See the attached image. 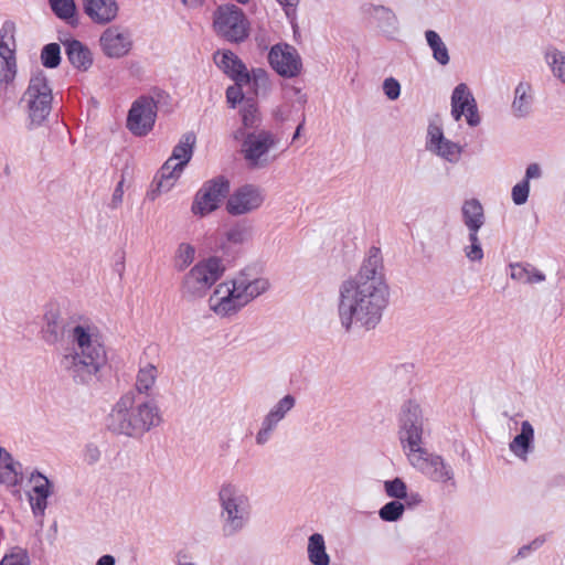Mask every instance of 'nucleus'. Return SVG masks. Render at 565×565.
<instances>
[{
    "mask_svg": "<svg viewBox=\"0 0 565 565\" xmlns=\"http://www.w3.org/2000/svg\"><path fill=\"white\" fill-rule=\"evenodd\" d=\"M303 125H305V117L302 118L301 122L297 126L296 131L292 136V140H296L300 136Z\"/></svg>",
    "mask_w": 565,
    "mask_h": 565,
    "instance_id": "64",
    "label": "nucleus"
},
{
    "mask_svg": "<svg viewBox=\"0 0 565 565\" xmlns=\"http://www.w3.org/2000/svg\"><path fill=\"white\" fill-rule=\"evenodd\" d=\"M534 95L529 82H520L514 89V98L511 110L514 117L525 118L532 111Z\"/></svg>",
    "mask_w": 565,
    "mask_h": 565,
    "instance_id": "25",
    "label": "nucleus"
},
{
    "mask_svg": "<svg viewBox=\"0 0 565 565\" xmlns=\"http://www.w3.org/2000/svg\"><path fill=\"white\" fill-rule=\"evenodd\" d=\"M510 451L525 461L534 449V428L529 420L521 424V431L509 444Z\"/></svg>",
    "mask_w": 565,
    "mask_h": 565,
    "instance_id": "24",
    "label": "nucleus"
},
{
    "mask_svg": "<svg viewBox=\"0 0 565 565\" xmlns=\"http://www.w3.org/2000/svg\"><path fill=\"white\" fill-rule=\"evenodd\" d=\"M408 507H416L423 502L422 495L417 492L407 493L406 497L403 498Z\"/></svg>",
    "mask_w": 565,
    "mask_h": 565,
    "instance_id": "58",
    "label": "nucleus"
},
{
    "mask_svg": "<svg viewBox=\"0 0 565 565\" xmlns=\"http://www.w3.org/2000/svg\"><path fill=\"white\" fill-rule=\"evenodd\" d=\"M216 65L238 85L249 84V72L244 62L232 51H217L214 54Z\"/></svg>",
    "mask_w": 565,
    "mask_h": 565,
    "instance_id": "19",
    "label": "nucleus"
},
{
    "mask_svg": "<svg viewBox=\"0 0 565 565\" xmlns=\"http://www.w3.org/2000/svg\"><path fill=\"white\" fill-rule=\"evenodd\" d=\"M243 86L234 83V85L228 86L226 89V100L232 108H235L237 104L245 102Z\"/></svg>",
    "mask_w": 565,
    "mask_h": 565,
    "instance_id": "46",
    "label": "nucleus"
},
{
    "mask_svg": "<svg viewBox=\"0 0 565 565\" xmlns=\"http://www.w3.org/2000/svg\"><path fill=\"white\" fill-rule=\"evenodd\" d=\"M296 406V397L287 394L281 397L267 414L274 417L279 423L285 419L287 414Z\"/></svg>",
    "mask_w": 565,
    "mask_h": 565,
    "instance_id": "37",
    "label": "nucleus"
},
{
    "mask_svg": "<svg viewBox=\"0 0 565 565\" xmlns=\"http://www.w3.org/2000/svg\"><path fill=\"white\" fill-rule=\"evenodd\" d=\"M253 226L247 221L233 224L225 233L226 239L232 244H244L252 238Z\"/></svg>",
    "mask_w": 565,
    "mask_h": 565,
    "instance_id": "31",
    "label": "nucleus"
},
{
    "mask_svg": "<svg viewBox=\"0 0 565 565\" xmlns=\"http://www.w3.org/2000/svg\"><path fill=\"white\" fill-rule=\"evenodd\" d=\"M414 373L413 364H401L396 366L394 374L395 377H403L407 383H411Z\"/></svg>",
    "mask_w": 565,
    "mask_h": 565,
    "instance_id": "53",
    "label": "nucleus"
},
{
    "mask_svg": "<svg viewBox=\"0 0 565 565\" xmlns=\"http://www.w3.org/2000/svg\"><path fill=\"white\" fill-rule=\"evenodd\" d=\"M408 460L414 468L419 470L429 480L440 484L457 487L455 471L449 462L440 455L429 452L418 447L407 454Z\"/></svg>",
    "mask_w": 565,
    "mask_h": 565,
    "instance_id": "10",
    "label": "nucleus"
},
{
    "mask_svg": "<svg viewBox=\"0 0 565 565\" xmlns=\"http://www.w3.org/2000/svg\"><path fill=\"white\" fill-rule=\"evenodd\" d=\"M425 39L433 52L434 60L443 66L447 65L450 61L449 51L440 35L434 30H427Z\"/></svg>",
    "mask_w": 565,
    "mask_h": 565,
    "instance_id": "30",
    "label": "nucleus"
},
{
    "mask_svg": "<svg viewBox=\"0 0 565 565\" xmlns=\"http://www.w3.org/2000/svg\"><path fill=\"white\" fill-rule=\"evenodd\" d=\"M157 376V367L153 364L148 363L146 366L140 367L135 384L136 391L139 394H147L156 383Z\"/></svg>",
    "mask_w": 565,
    "mask_h": 565,
    "instance_id": "32",
    "label": "nucleus"
},
{
    "mask_svg": "<svg viewBox=\"0 0 565 565\" xmlns=\"http://www.w3.org/2000/svg\"><path fill=\"white\" fill-rule=\"evenodd\" d=\"M230 193V181L218 175L203 183L196 192L191 211L194 215L205 216L220 207Z\"/></svg>",
    "mask_w": 565,
    "mask_h": 565,
    "instance_id": "12",
    "label": "nucleus"
},
{
    "mask_svg": "<svg viewBox=\"0 0 565 565\" xmlns=\"http://www.w3.org/2000/svg\"><path fill=\"white\" fill-rule=\"evenodd\" d=\"M241 116L242 127L233 134L235 140H241L243 136L248 135L249 131L260 130L262 115L253 98H246L241 109Z\"/></svg>",
    "mask_w": 565,
    "mask_h": 565,
    "instance_id": "23",
    "label": "nucleus"
},
{
    "mask_svg": "<svg viewBox=\"0 0 565 565\" xmlns=\"http://www.w3.org/2000/svg\"><path fill=\"white\" fill-rule=\"evenodd\" d=\"M284 8H294L298 4L299 0H276Z\"/></svg>",
    "mask_w": 565,
    "mask_h": 565,
    "instance_id": "62",
    "label": "nucleus"
},
{
    "mask_svg": "<svg viewBox=\"0 0 565 565\" xmlns=\"http://www.w3.org/2000/svg\"><path fill=\"white\" fill-rule=\"evenodd\" d=\"M213 31L224 41L238 44L249 36V21L237 6L223 4L213 13Z\"/></svg>",
    "mask_w": 565,
    "mask_h": 565,
    "instance_id": "7",
    "label": "nucleus"
},
{
    "mask_svg": "<svg viewBox=\"0 0 565 565\" xmlns=\"http://www.w3.org/2000/svg\"><path fill=\"white\" fill-rule=\"evenodd\" d=\"M253 92L258 95L260 92H266L269 87V79H255L249 84Z\"/></svg>",
    "mask_w": 565,
    "mask_h": 565,
    "instance_id": "56",
    "label": "nucleus"
},
{
    "mask_svg": "<svg viewBox=\"0 0 565 565\" xmlns=\"http://www.w3.org/2000/svg\"><path fill=\"white\" fill-rule=\"evenodd\" d=\"M385 492L388 497L401 500L407 495L406 483L401 478L384 482Z\"/></svg>",
    "mask_w": 565,
    "mask_h": 565,
    "instance_id": "43",
    "label": "nucleus"
},
{
    "mask_svg": "<svg viewBox=\"0 0 565 565\" xmlns=\"http://www.w3.org/2000/svg\"><path fill=\"white\" fill-rule=\"evenodd\" d=\"M511 278L522 284L534 285L545 280V275L530 263L510 264Z\"/></svg>",
    "mask_w": 565,
    "mask_h": 565,
    "instance_id": "26",
    "label": "nucleus"
},
{
    "mask_svg": "<svg viewBox=\"0 0 565 565\" xmlns=\"http://www.w3.org/2000/svg\"><path fill=\"white\" fill-rule=\"evenodd\" d=\"M530 193V183L527 181H521L512 188V200L514 204L522 205L527 201Z\"/></svg>",
    "mask_w": 565,
    "mask_h": 565,
    "instance_id": "45",
    "label": "nucleus"
},
{
    "mask_svg": "<svg viewBox=\"0 0 565 565\" xmlns=\"http://www.w3.org/2000/svg\"><path fill=\"white\" fill-rule=\"evenodd\" d=\"M268 74L263 68H253L249 73V84L255 79H267Z\"/></svg>",
    "mask_w": 565,
    "mask_h": 565,
    "instance_id": "60",
    "label": "nucleus"
},
{
    "mask_svg": "<svg viewBox=\"0 0 565 565\" xmlns=\"http://www.w3.org/2000/svg\"><path fill=\"white\" fill-rule=\"evenodd\" d=\"M221 532L226 539L239 534L249 523L250 503L235 486L225 484L220 489Z\"/></svg>",
    "mask_w": 565,
    "mask_h": 565,
    "instance_id": "5",
    "label": "nucleus"
},
{
    "mask_svg": "<svg viewBox=\"0 0 565 565\" xmlns=\"http://www.w3.org/2000/svg\"><path fill=\"white\" fill-rule=\"evenodd\" d=\"M195 135L184 134L173 148L171 157L164 162L160 170V180L157 184L158 192L169 191L177 178L183 171L184 167L191 160L193 147L195 145Z\"/></svg>",
    "mask_w": 565,
    "mask_h": 565,
    "instance_id": "11",
    "label": "nucleus"
},
{
    "mask_svg": "<svg viewBox=\"0 0 565 565\" xmlns=\"http://www.w3.org/2000/svg\"><path fill=\"white\" fill-rule=\"evenodd\" d=\"M65 54L71 65L79 72H87L94 62L90 49L75 39L62 41Z\"/></svg>",
    "mask_w": 565,
    "mask_h": 565,
    "instance_id": "22",
    "label": "nucleus"
},
{
    "mask_svg": "<svg viewBox=\"0 0 565 565\" xmlns=\"http://www.w3.org/2000/svg\"><path fill=\"white\" fill-rule=\"evenodd\" d=\"M404 510L405 505L402 502L398 500H393L380 509L379 515L383 521L396 522L402 518Z\"/></svg>",
    "mask_w": 565,
    "mask_h": 565,
    "instance_id": "38",
    "label": "nucleus"
},
{
    "mask_svg": "<svg viewBox=\"0 0 565 565\" xmlns=\"http://www.w3.org/2000/svg\"><path fill=\"white\" fill-rule=\"evenodd\" d=\"M15 23L11 20H7L3 22L0 29V40L1 41H11V44L15 46Z\"/></svg>",
    "mask_w": 565,
    "mask_h": 565,
    "instance_id": "49",
    "label": "nucleus"
},
{
    "mask_svg": "<svg viewBox=\"0 0 565 565\" xmlns=\"http://www.w3.org/2000/svg\"><path fill=\"white\" fill-rule=\"evenodd\" d=\"M17 75V61L1 62L0 67V85H9L13 83Z\"/></svg>",
    "mask_w": 565,
    "mask_h": 565,
    "instance_id": "44",
    "label": "nucleus"
},
{
    "mask_svg": "<svg viewBox=\"0 0 565 565\" xmlns=\"http://www.w3.org/2000/svg\"><path fill=\"white\" fill-rule=\"evenodd\" d=\"M423 431L420 406L409 399L403 405L401 413L399 440L403 448H408V450L412 451L420 447Z\"/></svg>",
    "mask_w": 565,
    "mask_h": 565,
    "instance_id": "13",
    "label": "nucleus"
},
{
    "mask_svg": "<svg viewBox=\"0 0 565 565\" xmlns=\"http://www.w3.org/2000/svg\"><path fill=\"white\" fill-rule=\"evenodd\" d=\"M31 125L40 126L52 110L53 94L46 74L39 70L32 74L24 93Z\"/></svg>",
    "mask_w": 565,
    "mask_h": 565,
    "instance_id": "8",
    "label": "nucleus"
},
{
    "mask_svg": "<svg viewBox=\"0 0 565 565\" xmlns=\"http://www.w3.org/2000/svg\"><path fill=\"white\" fill-rule=\"evenodd\" d=\"M390 300L381 249L372 246L358 274L343 280L338 290L337 310L341 327L373 330L381 322Z\"/></svg>",
    "mask_w": 565,
    "mask_h": 565,
    "instance_id": "1",
    "label": "nucleus"
},
{
    "mask_svg": "<svg viewBox=\"0 0 565 565\" xmlns=\"http://www.w3.org/2000/svg\"><path fill=\"white\" fill-rule=\"evenodd\" d=\"M40 58L44 67L56 68L62 61L60 44L55 42L45 44L41 50Z\"/></svg>",
    "mask_w": 565,
    "mask_h": 565,
    "instance_id": "34",
    "label": "nucleus"
},
{
    "mask_svg": "<svg viewBox=\"0 0 565 565\" xmlns=\"http://www.w3.org/2000/svg\"><path fill=\"white\" fill-rule=\"evenodd\" d=\"M161 422V413L154 399H137L134 392H127L113 406L107 417V427L115 434L140 438Z\"/></svg>",
    "mask_w": 565,
    "mask_h": 565,
    "instance_id": "3",
    "label": "nucleus"
},
{
    "mask_svg": "<svg viewBox=\"0 0 565 565\" xmlns=\"http://www.w3.org/2000/svg\"><path fill=\"white\" fill-rule=\"evenodd\" d=\"M426 149L449 163H458L463 147L445 137L443 129L430 124L427 129Z\"/></svg>",
    "mask_w": 565,
    "mask_h": 565,
    "instance_id": "18",
    "label": "nucleus"
},
{
    "mask_svg": "<svg viewBox=\"0 0 565 565\" xmlns=\"http://www.w3.org/2000/svg\"><path fill=\"white\" fill-rule=\"evenodd\" d=\"M49 3L57 18L65 20L68 23H73L72 20L76 13V4L74 0H49Z\"/></svg>",
    "mask_w": 565,
    "mask_h": 565,
    "instance_id": "35",
    "label": "nucleus"
},
{
    "mask_svg": "<svg viewBox=\"0 0 565 565\" xmlns=\"http://www.w3.org/2000/svg\"><path fill=\"white\" fill-rule=\"evenodd\" d=\"M21 465L12 460V470L6 469V472L0 475V482H7L10 486H17L21 480V472L18 471Z\"/></svg>",
    "mask_w": 565,
    "mask_h": 565,
    "instance_id": "47",
    "label": "nucleus"
},
{
    "mask_svg": "<svg viewBox=\"0 0 565 565\" xmlns=\"http://www.w3.org/2000/svg\"><path fill=\"white\" fill-rule=\"evenodd\" d=\"M122 184H124V180L118 182L117 186L114 190V193L111 196V207L113 209H116L122 202V195H124Z\"/></svg>",
    "mask_w": 565,
    "mask_h": 565,
    "instance_id": "55",
    "label": "nucleus"
},
{
    "mask_svg": "<svg viewBox=\"0 0 565 565\" xmlns=\"http://www.w3.org/2000/svg\"><path fill=\"white\" fill-rule=\"evenodd\" d=\"M224 271L225 267L218 257L200 260L183 277L182 297L190 300L202 298Z\"/></svg>",
    "mask_w": 565,
    "mask_h": 565,
    "instance_id": "6",
    "label": "nucleus"
},
{
    "mask_svg": "<svg viewBox=\"0 0 565 565\" xmlns=\"http://www.w3.org/2000/svg\"><path fill=\"white\" fill-rule=\"evenodd\" d=\"M263 191L253 184H245L236 189L227 199L226 211L237 216L257 210L264 202Z\"/></svg>",
    "mask_w": 565,
    "mask_h": 565,
    "instance_id": "17",
    "label": "nucleus"
},
{
    "mask_svg": "<svg viewBox=\"0 0 565 565\" xmlns=\"http://www.w3.org/2000/svg\"><path fill=\"white\" fill-rule=\"evenodd\" d=\"M475 102L476 99L473 95L465 83H460L454 88L451 94V104L469 107Z\"/></svg>",
    "mask_w": 565,
    "mask_h": 565,
    "instance_id": "41",
    "label": "nucleus"
},
{
    "mask_svg": "<svg viewBox=\"0 0 565 565\" xmlns=\"http://www.w3.org/2000/svg\"><path fill=\"white\" fill-rule=\"evenodd\" d=\"M279 422L266 414L260 423V427L255 436V441L258 446L266 445L273 437L277 429Z\"/></svg>",
    "mask_w": 565,
    "mask_h": 565,
    "instance_id": "36",
    "label": "nucleus"
},
{
    "mask_svg": "<svg viewBox=\"0 0 565 565\" xmlns=\"http://www.w3.org/2000/svg\"><path fill=\"white\" fill-rule=\"evenodd\" d=\"M194 256L195 248L192 245L188 243L180 244L175 255V268L179 271L184 270L193 263Z\"/></svg>",
    "mask_w": 565,
    "mask_h": 565,
    "instance_id": "39",
    "label": "nucleus"
},
{
    "mask_svg": "<svg viewBox=\"0 0 565 565\" xmlns=\"http://www.w3.org/2000/svg\"><path fill=\"white\" fill-rule=\"evenodd\" d=\"M531 550H532V545H529V544H527V545H523V546L519 550V552H518V556H520V557H525V556L529 554V552H530Z\"/></svg>",
    "mask_w": 565,
    "mask_h": 565,
    "instance_id": "63",
    "label": "nucleus"
},
{
    "mask_svg": "<svg viewBox=\"0 0 565 565\" xmlns=\"http://www.w3.org/2000/svg\"><path fill=\"white\" fill-rule=\"evenodd\" d=\"M541 175V167L537 163H531L527 166L525 170V178L523 179V181H527L530 183L531 179H539Z\"/></svg>",
    "mask_w": 565,
    "mask_h": 565,
    "instance_id": "54",
    "label": "nucleus"
},
{
    "mask_svg": "<svg viewBox=\"0 0 565 565\" xmlns=\"http://www.w3.org/2000/svg\"><path fill=\"white\" fill-rule=\"evenodd\" d=\"M371 15L376 21L377 26L383 33L393 35L398 31L397 17L390 8L384 6H373Z\"/></svg>",
    "mask_w": 565,
    "mask_h": 565,
    "instance_id": "27",
    "label": "nucleus"
},
{
    "mask_svg": "<svg viewBox=\"0 0 565 565\" xmlns=\"http://www.w3.org/2000/svg\"><path fill=\"white\" fill-rule=\"evenodd\" d=\"M1 467H4V469H11L12 470V457L2 447H0V468Z\"/></svg>",
    "mask_w": 565,
    "mask_h": 565,
    "instance_id": "57",
    "label": "nucleus"
},
{
    "mask_svg": "<svg viewBox=\"0 0 565 565\" xmlns=\"http://www.w3.org/2000/svg\"><path fill=\"white\" fill-rule=\"evenodd\" d=\"M241 140L242 153L249 169H264L276 159L269 157V151L277 146L279 139L270 130L249 131Z\"/></svg>",
    "mask_w": 565,
    "mask_h": 565,
    "instance_id": "9",
    "label": "nucleus"
},
{
    "mask_svg": "<svg viewBox=\"0 0 565 565\" xmlns=\"http://www.w3.org/2000/svg\"><path fill=\"white\" fill-rule=\"evenodd\" d=\"M383 90L388 99L395 100L399 97L401 85L395 78L388 77L383 82Z\"/></svg>",
    "mask_w": 565,
    "mask_h": 565,
    "instance_id": "48",
    "label": "nucleus"
},
{
    "mask_svg": "<svg viewBox=\"0 0 565 565\" xmlns=\"http://www.w3.org/2000/svg\"><path fill=\"white\" fill-rule=\"evenodd\" d=\"M83 9L94 23L100 25L113 22L119 12L116 0H84Z\"/></svg>",
    "mask_w": 565,
    "mask_h": 565,
    "instance_id": "20",
    "label": "nucleus"
},
{
    "mask_svg": "<svg viewBox=\"0 0 565 565\" xmlns=\"http://www.w3.org/2000/svg\"><path fill=\"white\" fill-rule=\"evenodd\" d=\"M467 107L461 105L451 104V116L456 121H459L461 117L466 114Z\"/></svg>",
    "mask_w": 565,
    "mask_h": 565,
    "instance_id": "59",
    "label": "nucleus"
},
{
    "mask_svg": "<svg viewBox=\"0 0 565 565\" xmlns=\"http://www.w3.org/2000/svg\"><path fill=\"white\" fill-rule=\"evenodd\" d=\"M270 66L282 77L297 76L302 67L301 58L297 50L289 44H276L268 54Z\"/></svg>",
    "mask_w": 565,
    "mask_h": 565,
    "instance_id": "16",
    "label": "nucleus"
},
{
    "mask_svg": "<svg viewBox=\"0 0 565 565\" xmlns=\"http://www.w3.org/2000/svg\"><path fill=\"white\" fill-rule=\"evenodd\" d=\"M463 223L468 231L479 232L484 223L483 207L478 200L466 201L462 205Z\"/></svg>",
    "mask_w": 565,
    "mask_h": 565,
    "instance_id": "28",
    "label": "nucleus"
},
{
    "mask_svg": "<svg viewBox=\"0 0 565 565\" xmlns=\"http://www.w3.org/2000/svg\"><path fill=\"white\" fill-rule=\"evenodd\" d=\"M269 286L268 279L250 278L246 271H241L232 281L216 286L209 298L210 309L222 317L234 315L266 292Z\"/></svg>",
    "mask_w": 565,
    "mask_h": 565,
    "instance_id": "4",
    "label": "nucleus"
},
{
    "mask_svg": "<svg viewBox=\"0 0 565 565\" xmlns=\"http://www.w3.org/2000/svg\"><path fill=\"white\" fill-rule=\"evenodd\" d=\"M545 60L554 76L565 84V53L552 47L546 50Z\"/></svg>",
    "mask_w": 565,
    "mask_h": 565,
    "instance_id": "33",
    "label": "nucleus"
},
{
    "mask_svg": "<svg viewBox=\"0 0 565 565\" xmlns=\"http://www.w3.org/2000/svg\"><path fill=\"white\" fill-rule=\"evenodd\" d=\"M14 47L15 46H13L11 44V41H1L0 40V57H1L2 62L17 61Z\"/></svg>",
    "mask_w": 565,
    "mask_h": 565,
    "instance_id": "50",
    "label": "nucleus"
},
{
    "mask_svg": "<svg viewBox=\"0 0 565 565\" xmlns=\"http://www.w3.org/2000/svg\"><path fill=\"white\" fill-rule=\"evenodd\" d=\"M30 481L33 482L34 495H29V502L33 514L43 518L47 508V498L52 494L51 481L40 472H33Z\"/></svg>",
    "mask_w": 565,
    "mask_h": 565,
    "instance_id": "21",
    "label": "nucleus"
},
{
    "mask_svg": "<svg viewBox=\"0 0 565 565\" xmlns=\"http://www.w3.org/2000/svg\"><path fill=\"white\" fill-rule=\"evenodd\" d=\"M465 116L467 124L470 127H477L480 124L481 118L479 116L478 106L476 102L471 104L469 107H467Z\"/></svg>",
    "mask_w": 565,
    "mask_h": 565,
    "instance_id": "51",
    "label": "nucleus"
},
{
    "mask_svg": "<svg viewBox=\"0 0 565 565\" xmlns=\"http://www.w3.org/2000/svg\"><path fill=\"white\" fill-rule=\"evenodd\" d=\"M0 565H31V561L26 550L13 547L9 554L3 556Z\"/></svg>",
    "mask_w": 565,
    "mask_h": 565,
    "instance_id": "42",
    "label": "nucleus"
},
{
    "mask_svg": "<svg viewBox=\"0 0 565 565\" xmlns=\"http://www.w3.org/2000/svg\"><path fill=\"white\" fill-rule=\"evenodd\" d=\"M41 333L51 345L66 337L71 347L62 354L60 365L75 384L90 385L100 380L107 353L94 323L87 320L66 323L57 310L51 309L43 317Z\"/></svg>",
    "mask_w": 565,
    "mask_h": 565,
    "instance_id": "2",
    "label": "nucleus"
},
{
    "mask_svg": "<svg viewBox=\"0 0 565 565\" xmlns=\"http://www.w3.org/2000/svg\"><path fill=\"white\" fill-rule=\"evenodd\" d=\"M470 245L466 246L463 248L466 257L470 262H481L483 258V250L478 237V232H473L472 230H469L468 235Z\"/></svg>",
    "mask_w": 565,
    "mask_h": 565,
    "instance_id": "40",
    "label": "nucleus"
},
{
    "mask_svg": "<svg viewBox=\"0 0 565 565\" xmlns=\"http://www.w3.org/2000/svg\"><path fill=\"white\" fill-rule=\"evenodd\" d=\"M308 558L313 565H329L330 557L326 551L323 535L313 533L308 540Z\"/></svg>",
    "mask_w": 565,
    "mask_h": 565,
    "instance_id": "29",
    "label": "nucleus"
},
{
    "mask_svg": "<svg viewBox=\"0 0 565 565\" xmlns=\"http://www.w3.org/2000/svg\"><path fill=\"white\" fill-rule=\"evenodd\" d=\"M157 103L151 96L137 98L127 116V128L135 136H146L152 130L157 118Z\"/></svg>",
    "mask_w": 565,
    "mask_h": 565,
    "instance_id": "14",
    "label": "nucleus"
},
{
    "mask_svg": "<svg viewBox=\"0 0 565 565\" xmlns=\"http://www.w3.org/2000/svg\"><path fill=\"white\" fill-rule=\"evenodd\" d=\"M132 34L128 28L111 25L103 31L99 45L103 53L110 58L126 56L132 49Z\"/></svg>",
    "mask_w": 565,
    "mask_h": 565,
    "instance_id": "15",
    "label": "nucleus"
},
{
    "mask_svg": "<svg viewBox=\"0 0 565 565\" xmlns=\"http://www.w3.org/2000/svg\"><path fill=\"white\" fill-rule=\"evenodd\" d=\"M100 458V450L94 444H88L85 448L84 459L87 463L94 465Z\"/></svg>",
    "mask_w": 565,
    "mask_h": 565,
    "instance_id": "52",
    "label": "nucleus"
},
{
    "mask_svg": "<svg viewBox=\"0 0 565 565\" xmlns=\"http://www.w3.org/2000/svg\"><path fill=\"white\" fill-rule=\"evenodd\" d=\"M116 558L110 554H105L100 556L95 565H115Z\"/></svg>",
    "mask_w": 565,
    "mask_h": 565,
    "instance_id": "61",
    "label": "nucleus"
}]
</instances>
